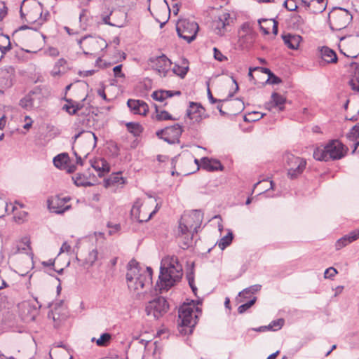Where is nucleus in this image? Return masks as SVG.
I'll return each mask as SVG.
<instances>
[{
  "label": "nucleus",
  "mask_w": 359,
  "mask_h": 359,
  "mask_svg": "<svg viewBox=\"0 0 359 359\" xmlns=\"http://www.w3.org/2000/svg\"><path fill=\"white\" fill-rule=\"evenodd\" d=\"M182 266L175 256L166 257L161 261L158 281L155 286L156 291L161 293L168 291L182 277Z\"/></svg>",
  "instance_id": "1"
},
{
  "label": "nucleus",
  "mask_w": 359,
  "mask_h": 359,
  "mask_svg": "<svg viewBox=\"0 0 359 359\" xmlns=\"http://www.w3.org/2000/svg\"><path fill=\"white\" fill-rule=\"evenodd\" d=\"M151 268H141L135 260H131L129 262L126 273V280L130 291L139 293L140 290L151 283Z\"/></svg>",
  "instance_id": "2"
},
{
  "label": "nucleus",
  "mask_w": 359,
  "mask_h": 359,
  "mask_svg": "<svg viewBox=\"0 0 359 359\" xmlns=\"http://www.w3.org/2000/svg\"><path fill=\"white\" fill-rule=\"evenodd\" d=\"M347 148L338 140H330L325 147H318L313 151L317 161L339 160L345 156Z\"/></svg>",
  "instance_id": "3"
},
{
  "label": "nucleus",
  "mask_w": 359,
  "mask_h": 359,
  "mask_svg": "<svg viewBox=\"0 0 359 359\" xmlns=\"http://www.w3.org/2000/svg\"><path fill=\"white\" fill-rule=\"evenodd\" d=\"M193 307L189 304H184L179 309L177 323L179 332L182 334H191L193 328L196 324V318L197 316H195V318L193 317Z\"/></svg>",
  "instance_id": "4"
},
{
  "label": "nucleus",
  "mask_w": 359,
  "mask_h": 359,
  "mask_svg": "<svg viewBox=\"0 0 359 359\" xmlns=\"http://www.w3.org/2000/svg\"><path fill=\"white\" fill-rule=\"evenodd\" d=\"M283 161L287 170V176L292 180L296 179L302 174L306 166L305 159L296 156L290 152H285L283 154Z\"/></svg>",
  "instance_id": "5"
},
{
  "label": "nucleus",
  "mask_w": 359,
  "mask_h": 359,
  "mask_svg": "<svg viewBox=\"0 0 359 359\" xmlns=\"http://www.w3.org/2000/svg\"><path fill=\"white\" fill-rule=\"evenodd\" d=\"M100 18L104 25L121 28L126 25L127 13L120 9L107 8L102 11Z\"/></svg>",
  "instance_id": "6"
},
{
  "label": "nucleus",
  "mask_w": 359,
  "mask_h": 359,
  "mask_svg": "<svg viewBox=\"0 0 359 359\" xmlns=\"http://www.w3.org/2000/svg\"><path fill=\"white\" fill-rule=\"evenodd\" d=\"M78 43L85 55H96L107 47V43L101 37L85 36L78 40Z\"/></svg>",
  "instance_id": "7"
},
{
  "label": "nucleus",
  "mask_w": 359,
  "mask_h": 359,
  "mask_svg": "<svg viewBox=\"0 0 359 359\" xmlns=\"http://www.w3.org/2000/svg\"><path fill=\"white\" fill-rule=\"evenodd\" d=\"M198 29V25L196 22L187 19L180 20L176 25L178 36L189 43L195 40Z\"/></svg>",
  "instance_id": "8"
},
{
  "label": "nucleus",
  "mask_w": 359,
  "mask_h": 359,
  "mask_svg": "<svg viewBox=\"0 0 359 359\" xmlns=\"http://www.w3.org/2000/svg\"><path fill=\"white\" fill-rule=\"evenodd\" d=\"M330 27L332 29L341 30L345 28L352 20L348 11L342 8H336L329 14Z\"/></svg>",
  "instance_id": "9"
},
{
  "label": "nucleus",
  "mask_w": 359,
  "mask_h": 359,
  "mask_svg": "<svg viewBox=\"0 0 359 359\" xmlns=\"http://www.w3.org/2000/svg\"><path fill=\"white\" fill-rule=\"evenodd\" d=\"M44 100V96L41 90L36 88L29 91L19 102V105L27 111L39 109Z\"/></svg>",
  "instance_id": "10"
},
{
  "label": "nucleus",
  "mask_w": 359,
  "mask_h": 359,
  "mask_svg": "<svg viewBox=\"0 0 359 359\" xmlns=\"http://www.w3.org/2000/svg\"><path fill=\"white\" fill-rule=\"evenodd\" d=\"M168 308L166 299L160 297L150 301L146 306L145 311L148 316L158 319L168 311Z\"/></svg>",
  "instance_id": "11"
},
{
  "label": "nucleus",
  "mask_w": 359,
  "mask_h": 359,
  "mask_svg": "<svg viewBox=\"0 0 359 359\" xmlns=\"http://www.w3.org/2000/svg\"><path fill=\"white\" fill-rule=\"evenodd\" d=\"M182 133V127L178 123L159 130L156 133L158 137L171 144L180 142Z\"/></svg>",
  "instance_id": "12"
},
{
  "label": "nucleus",
  "mask_w": 359,
  "mask_h": 359,
  "mask_svg": "<svg viewBox=\"0 0 359 359\" xmlns=\"http://www.w3.org/2000/svg\"><path fill=\"white\" fill-rule=\"evenodd\" d=\"M150 67L161 76H166L170 69L172 62L165 55L151 57L149 60Z\"/></svg>",
  "instance_id": "13"
},
{
  "label": "nucleus",
  "mask_w": 359,
  "mask_h": 359,
  "mask_svg": "<svg viewBox=\"0 0 359 359\" xmlns=\"http://www.w3.org/2000/svg\"><path fill=\"white\" fill-rule=\"evenodd\" d=\"M231 22L232 19L230 14L227 12H223L212 21V27L216 34L222 36L226 32L227 27Z\"/></svg>",
  "instance_id": "14"
},
{
  "label": "nucleus",
  "mask_w": 359,
  "mask_h": 359,
  "mask_svg": "<svg viewBox=\"0 0 359 359\" xmlns=\"http://www.w3.org/2000/svg\"><path fill=\"white\" fill-rule=\"evenodd\" d=\"M203 215L198 210H194L189 215H184L182 217L181 221L187 224L191 229H194L197 233L198 229L200 228L202 223Z\"/></svg>",
  "instance_id": "15"
},
{
  "label": "nucleus",
  "mask_w": 359,
  "mask_h": 359,
  "mask_svg": "<svg viewBox=\"0 0 359 359\" xmlns=\"http://www.w3.org/2000/svg\"><path fill=\"white\" fill-rule=\"evenodd\" d=\"M187 116L194 123H198L206 117L205 109L198 103L190 102Z\"/></svg>",
  "instance_id": "16"
},
{
  "label": "nucleus",
  "mask_w": 359,
  "mask_h": 359,
  "mask_svg": "<svg viewBox=\"0 0 359 359\" xmlns=\"http://www.w3.org/2000/svg\"><path fill=\"white\" fill-rule=\"evenodd\" d=\"M15 70L12 67L3 69L0 72V93L13 86Z\"/></svg>",
  "instance_id": "17"
},
{
  "label": "nucleus",
  "mask_w": 359,
  "mask_h": 359,
  "mask_svg": "<svg viewBox=\"0 0 359 359\" xmlns=\"http://www.w3.org/2000/svg\"><path fill=\"white\" fill-rule=\"evenodd\" d=\"M127 105L135 114L145 116L149 111V106L143 100L129 99Z\"/></svg>",
  "instance_id": "18"
},
{
  "label": "nucleus",
  "mask_w": 359,
  "mask_h": 359,
  "mask_svg": "<svg viewBox=\"0 0 359 359\" xmlns=\"http://www.w3.org/2000/svg\"><path fill=\"white\" fill-rule=\"evenodd\" d=\"M20 252L25 253L29 257L32 261V265L33 266L34 254L32 252V248L30 247V241L27 238H25L22 239L21 241L17 243L15 247L13 248L11 250V253L13 255H15Z\"/></svg>",
  "instance_id": "19"
},
{
  "label": "nucleus",
  "mask_w": 359,
  "mask_h": 359,
  "mask_svg": "<svg viewBox=\"0 0 359 359\" xmlns=\"http://www.w3.org/2000/svg\"><path fill=\"white\" fill-rule=\"evenodd\" d=\"M26 15V20L29 22L39 21V24H41L46 20V18L42 17V8L39 3H34L32 9L27 13Z\"/></svg>",
  "instance_id": "20"
},
{
  "label": "nucleus",
  "mask_w": 359,
  "mask_h": 359,
  "mask_svg": "<svg viewBox=\"0 0 359 359\" xmlns=\"http://www.w3.org/2000/svg\"><path fill=\"white\" fill-rule=\"evenodd\" d=\"M286 98L278 93H273L271 96V101L266 103L265 108L269 111L273 107H278L279 111H283Z\"/></svg>",
  "instance_id": "21"
},
{
  "label": "nucleus",
  "mask_w": 359,
  "mask_h": 359,
  "mask_svg": "<svg viewBox=\"0 0 359 359\" xmlns=\"http://www.w3.org/2000/svg\"><path fill=\"white\" fill-rule=\"evenodd\" d=\"M359 238V229L350 232L348 234H346L338 239L335 243V248L337 250H339L344 247H346L349 243L356 241Z\"/></svg>",
  "instance_id": "22"
},
{
  "label": "nucleus",
  "mask_w": 359,
  "mask_h": 359,
  "mask_svg": "<svg viewBox=\"0 0 359 359\" xmlns=\"http://www.w3.org/2000/svg\"><path fill=\"white\" fill-rule=\"evenodd\" d=\"M201 167L208 171L222 170L223 166L220 161L216 159L203 157L201 160Z\"/></svg>",
  "instance_id": "23"
},
{
  "label": "nucleus",
  "mask_w": 359,
  "mask_h": 359,
  "mask_svg": "<svg viewBox=\"0 0 359 359\" xmlns=\"http://www.w3.org/2000/svg\"><path fill=\"white\" fill-rule=\"evenodd\" d=\"M181 92L180 90L172 91V90H156L152 93L151 97L158 102H163L166 99L172 97L173 95H180Z\"/></svg>",
  "instance_id": "24"
},
{
  "label": "nucleus",
  "mask_w": 359,
  "mask_h": 359,
  "mask_svg": "<svg viewBox=\"0 0 359 359\" xmlns=\"http://www.w3.org/2000/svg\"><path fill=\"white\" fill-rule=\"evenodd\" d=\"M285 44L292 50H297L299 46L302 37L296 34H286L282 36Z\"/></svg>",
  "instance_id": "25"
},
{
  "label": "nucleus",
  "mask_w": 359,
  "mask_h": 359,
  "mask_svg": "<svg viewBox=\"0 0 359 359\" xmlns=\"http://www.w3.org/2000/svg\"><path fill=\"white\" fill-rule=\"evenodd\" d=\"M92 167L97 172L99 177H102L104 173L109 172L110 170L109 163L104 158L95 161L92 163Z\"/></svg>",
  "instance_id": "26"
},
{
  "label": "nucleus",
  "mask_w": 359,
  "mask_h": 359,
  "mask_svg": "<svg viewBox=\"0 0 359 359\" xmlns=\"http://www.w3.org/2000/svg\"><path fill=\"white\" fill-rule=\"evenodd\" d=\"M56 201V196L52 198L51 199L48 200V208L49 209L57 214H62L65 211L69 210L71 208L70 205H62V202L61 201H57V203H54V201Z\"/></svg>",
  "instance_id": "27"
},
{
  "label": "nucleus",
  "mask_w": 359,
  "mask_h": 359,
  "mask_svg": "<svg viewBox=\"0 0 359 359\" xmlns=\"http://www.w3.org/2000/svg\"><path fill=\"white\" fill-rule=\"evenodd\" d=\"M321 57L326 63H336L337 62V55L331 48L324 46L320 50Z\"/></svg>",
  "instance_id": "28"
},
{
  "label": "nucleus",
  "mask_w": 359,
  "mask_h": 359,
  "mask_svg": "<svg viewBox=\"0 0 359 359\" xmlns=\"http://www.w3.org/2000/svg\"><path fill=\"white\" fill-rule=\"evenodd\" d=\"M49 318H52L54 322V326L59 327L67 319L65 313H61L58 309H54L48 315Z\"/></svg>",
  "instance_id": "29"
},
{
  "label": "nucleus",
  "mask_w": 359,
  "mask_h": 359,
  "mask_svg": "<svg viewBox=\"0 0 359 359\" xmlns=\"http://www.w3.org/2000/svg\"><path fill=\"white\" fill-rule=\"evenodd\" d=\"M99 253L96 248H93L88 251V255L84 259L83 265L84 266L90 267L93 266L97 260H98Z\"/></svg>",
  "instance_id": "30"
},
{
  "label": "nucleus",
  "mask_w": 359,
  "mask_h": 359,
  "mask_svg": "<svg viewBox=\"0 0 359 359\" xmlns=\"http://www.w3.org/2000/svg\"><path fill=\"white\" fill-rule=\"evenodd\" d=\"M66 64L67 61L65 59L61 58L58 60L51 71V75L53 76H57L64 74L67 69Z\"/></svg>",
  "instance_id": "31"
},
{
  "label": "nucleus",
  "mask_w": 359,
  "mask_h": 359,
  "mask_svg": "<svg viewBox=\"0 0 359 359\" xmlns=\"http://www.w3.org/2000/svg\"><path fill=\"white\" fill-rule=\"evenodd\" d=\"M233 238V233L231 230H229L227 234L220 238L217 242V245L222 250H224L226 247L230 245Z\"/></svg>",
  "instance_id": "32"
},
{
  "label": "nucleus",
  "mask_w": 359,
  "mask_h": 359,
  "mask_svg": "<svg viewBox=\"0 0 359 359\" xmlns=\"http://www.w3.org/2000/svg\"><path fill=\"white\" fill-rule=\"evenodd\" d=\"M11 48L10 39L7 35H0V51L1 53V57H3Z\"/></svg>",
  "instance_id": "33"
},
{
  "label": "nucleus",
  "mask_w": 359,
  "mask_h": 359,
  "mask_svg": "<svg viewBox=\"0 0 359 359\" xmlns=\"http://www.w3.org/2000/svg\"><path fill=\"white\" fill-rule=\"evenodd\" d=\"M126 128L128 131L132 133L134 136H139L143 130L142 126L138 123H127Z\"/></svg>",
  "instance_id": "34"
},
{
  "label": "nucleus",
  "mask_w": 359,
  "mask_h": 359,
  "mask_svg": "<svg viewBox=\"0 0 359 359\" xmlns=\"http://www.w3.org/2000/svg\"><path fill=\"white\" fill-rule=\"evenodd\" d=\"M156 107V116H155V118L157 120V121H167V120H177L176 118H174L172 116V115H170L167 111H165V110H161V111H159L158 109V107L157 106H155Z\"/></svg>",
  "instance_id": "35"
},
{
  "label": "nucleus",
  "mask_w": 359,
  "mask_h": 359,
  "mask_svg": "<svg viewBox=\"0 0 359 359\" xmlns=\"http://www.w3.org/2000/svg\"><path fill=\"white\" fill-rule=\"evenodd\" d=\"M69 158L67 154L63 153L57 155L53 158V163L57 168H61L63 164H66Z\"/></svg>",
  "instance_id": "36"
},
{
  "label": "nucleus",
  "mask_w": 359,
  "mask_h": 359,
  "mask_svg": "<svg viewBox=\"0 0 359 359\" xmlns=\"http://www.w3.org/2000/svg\"><path fill=\"white\" fill-rule=\"evenodd\" d=\"M326 4H316L313 2L310 3L308 6H305L306 9L310 11L313 13H320L326 9Z\"/></svg>",
  "instance_id": "37"
},
{
  "label": "nucleus",
  "mask_w": 359,
  "mask_h": 359,
  "mask_svg": "<svg viewBox=\"0 0 359 359\" xmlns=\"http://www.w3.org/2000/svg\"><path fill=\"white\" fill-rule=\"evenodd\" d=\"M73 180L75 184L78 187H86L90 185V183L88 181V179L82 174H76L74 177Z\"/></svg>",
  "instance_id": "38"
},
{
  "label": "nucleus",
  "mask_w": 359,
  "mask_h": 359,
  "mask_svg": "<svg viewBox=\"0 0 359 359\" xmlns=\"http://www.w3.org/2000/svg\"><path fill=\"white\" fill-rule=\"evenodd\" d=\"M348 46L353 47L355 51V54L348 55V57L355 58L359 54V36H357L353 38H350L348 41Z\"/></svg>",
  "instance_id": "39"
},
{
  "label": "nucleus",
  "mask_w": 359,
  "mask_h": 359,
  "mask_svg": "<svg viewBox=\"0 0 359 359\" xmlns=\"http://www.w3.org/2000/svg\"><path fill=\"white\" fill-rule=\"evenodd\" d=\"M118 183L123 184L124 180L122 177L120 176L118 173L111 175L110 177L104 180L105 187H109L111 184Z\"/></svg>",
  "instance_id": "40"
},
{
  "label": "nucleus",
  "mask_w": 359,
  "mask_h": 359,
  "mask_svg": "<svg viewBox=\"0 0 359 359\" xmlns=\"http://www.w3.org/2000/svg\"><path fill=\"white\" fill-rule=\"evenodd\" d=\"M254 40L253 35L251 34H246L244 36H241L239 39V43L243 48H248Z\"/></svg>",
  "instance_id": "41"
},
{
  "label": "nucleus",
  "mask_w": 359,
  "mask_h": 359,
  "mask_svg": "<svg viewBox=\"0 0 359 359\" xmlns=\"http://www.w3.org/2000/svg\"><path fill=\"white\" fill-rule=\"evenodd\" d=\"M179 230H180V236H191V235H194V233H195V231H194V229H191L189 228V226H187V224H185L184 222H182L181 220L180 221V224H179Z\"/></svg>",
  "instance_id": "42"
},
{
  "label": "nucleus",
  "mask_w": 359,
  "mask_h": 359,
  "mask_svg": "<svg viewBox=\"0 0 359 359\" xmlns=\"http://www.w3.org/2000/svg\"><path fill=\"white\" fill-rule=\"evenodd\" d=\"M284 323H285V320L283 318H279V319L273 320L268 325V330L278 331L282 328V327L284 325Z\"/></svg>",
  "instance_id": "43"
},
{
  "label": "nucleus",
  "mask_w": 359,
  "mask_h": 359,
  "mask_svg": "<svg viewBox=\"0 0 359 359\" xmlns=\"http://www.w3.org/2000/svg\"><path fill=\"white\" fill-rule=\"evenodd\" d=\"M261 287H262V286L260 285H252L248 288L244 289L243 291L240 292L238 295L241 297H245V294H254V293L258 292L259 290H260Z\"/></svg>",
  "instance_id": "44"
},
{
  "label": "nucleus",
  "mask_w": 359,
  "mask_h": 359,
  "mask_svg": "<svg viewBox=\"0 0 359 359\" xmlns=\"http://www.w3.org/2000/svg\"><path fill=\"white\" fill-rule=\"evenodd\" d=\"M346 137L351 141H355L359 138V123L354 126L346 134Z\"/></svg>",
  "instance_id": "45"
},
{
  "label": "nucleus",
  "mask_w": 359,
  "mask_h": 359,
  "mask_svg": "<svg viewBox=\"0 0 359 359\" xmlns=\"http://www.w3.org/2000/svg\"><path fill=\"white\" fill-rule=\"evenodd\" d=\"M111 339V336L109 333L102 334L100 337L96 340L98 346H106Z\"/></svg>",
  "instance_id": "46"
},
{
  "label": "nucleus",
  "mask_w": 359,
  "mask_h": 359,
  "mask_svg": "<svg viewBox=\"0 0 359 359\" xmlns=\"http://www.w3.org/2000/svg\"><path fill=\"white\" fill-rule=\"evenodd\" d=\"M264 116L263 114H261L257 111H253L252 113H249L247 116H245V121H256L259 120Z\"/></svg>",
  "instance_id": "47"
},
{
  "label": "nucleus",
  "mask_w": 359,
  "mask_h": 359,
  "mask_svg": "<svg viewBox=\"0 0 359 359\" xmlns=\"http://www.w3.org/2000/svg\"><path fill=\"white\" fill-rule=\"evenodd\" d=\"M172 72L174 74L183 78L188 72V67H184L175 65L172 68Z\"/></svg>",
  "instance_id": "48"
},
{
  "label": "nucleus",
  "mask_w": 359,
  "mask_h": 359,
  "mask_svg": "<svg viewBox=\"0 0 359 359\" xmlns=\"http://www.w3.org/2000/svg\"><path fill=\"white\" fill-rule=\"evenodd\" d=\"M299 1L300 0H285L284 6L288 11H294L297 8Z\"/></svg>",
  "instance_id": "49"
},
{
  "label": "nucleus",
  "mask_w": 359,
  "mask_h": 359,
  "mask_svg": "<svg viewBox=\"0 0 359 359\" xmlns=\"http://www.w3.org/2000/svg\"><path fill=\"white\" fill-rule=\"evenodd\" d=\"M257 298L254 297L251 300L245 304H243L241 305L238 308V311L239 313H243L245 311H246L248 309H250L256 302Z\"/></svg>",
  "instance_id": "50"
},
{
  "label": "nucleus",
  "mask_w": 359,
  "mask_h": 359,
  "mask_svg": "<svg viewBox=\"0 0 359 359\" xmlns=\"http://www.w3.org/2000/svg\"><path fill=\"white\" fill-rule=\"evenodd\" d=\"M9 211V205L0 198V218Z\"/></svg>",
  "instance_id": "51"
},
{
  "label": "nucleus",
  "mask_w": 359,
  "mask_h": 359,
  "mask_svg": "<svg viewBox=\"0 0 359 359\" xmlns=\"http://www.w3.org/2000/svg\"><path fill=\"white\" fill-rule=\"evenodd\" d=\"M160 208V205L158 203H156V207H155V209L151 212L148 216V217L147 218H142L140 216L138 217L137 219L140 222H147L149 219H150L157 212L158 210H159Z\"/></svg>",
  "instance_id": "52"
},
{
  "label": "nucleus",
  "mask_w": 359,
  "mask_h": 359,
  "mask_svg": "<svg viewBox=\"0 0 359 359\" xmlns=\"http://www.w3.org/2000/svg\"><path fill=\"white\" fill-rule=\"evenodd\" d=\"M214 51V57L215 60L222 62L227 60V57L224 56L220 50H219L217 48H213Z\"/></svg>",
  "instance_id": "53"
},
{
  "label": "nucleus",
  "mask_w": 359,
  "mask_h": 359,
  "mask_svg": "<svg viewBox=\"0 0 359 359\" xmlns=\"http://www.w3.org/2000/svg\"><path fill=\"white\" fill-rule=\"evenodd\" d=\"M114 75L116 78H123L125 74L122 72V65H116L113 68Z\"/></svg>",
  "instance_id": "54"
},
{
  "label": "nucleus",
  "mask_w": 359,
  "mask_h": 359,
  "mask_svg": "<svg viewBox=\"0 0 359 359\" xmlns=\"http://www.w3.org/2000/svg\"><path fill=\"white\" fill-rule=\"evenodd\" d=\"M337 273V271L334 267L327 269L324 273L325 278H332Z\"/></svg>",
  "instance_id": "55"
},
{
  "label": "nucleus",
  "mask_w": 359,
  "mask_h": 359,
  "mask_svg": "<svg viewBox=\"0 0 359 359\" xmlns=\"http://www.w3.org/2000/svg\"><path fill=\"white\" fill-rule=\"evenodd\" d=\"M184 236V242L182 245L181 246L182 248L185 249L189 247V245L191 244L193 236Z\"/></svg>",
  "instance_id": "56"
},
{
  "label": "nucleus",
  "mask_w": 359,
  "mask_h": 359,
  "mask_svg": "<svg viewBox=\"0 0 359 359\" xmlns=\"http://www.w3.org/2000/svg\"><path fill=\"white\" fill-rule=\"evenodd\" d=\"M271 84H278L281 82V79L274 75L273 73L271 76H269V79L267 80Z\"/></svg>",
  "instance_id": "57"
},
{
  "label": "nucleus",
  "mask_w": 359,
  "mask_h": 359,
  "mask_svg": "<svg viewBox=\"0 0 359 359\" xmlns=\"http://www.w3.org/2000/svg\"><path fill=\"white\" fill-rule=\"evenodd\" d=\"M69 201H70V198L68 197V196L61 197V196H56V201H54V203L57 204V201H59V202L62 201V205H67L66 203H68Z\"/></svg>",
  "instance_id": "58"
},
{
  "label": "nucleus",
  "mask_w": 359,
  "mask_h": 359,
  "mask_svg": "<svg viewBox=\"0 0 359 359\" xmlns=\"http://www.w3.org/2000/svg\"><path fill=\"white\" fill-rule=\"evenodd\" d=\"M72 110L71 111V115H74L81 109V104L79 103H72Z\"/></svg>",
  "instance_id": "59"
},
{
  "label": "nucleus",
  "mask_w": 359,
  "mask_h": 359,
  "mask_svg": "<svg viewBox=\"0 0 359 359\" xmlns=\"http://www.w3.org/2000/svg\"><path fill=\"white\" fill-rule=\"evenodd\" d=\"M208 100H210V102L211 103L221 102L222 101L226 100H217V99L214 98L211 93V91L209 88L208 89Z\"/></svg>",
  "instance_id": "60"
},
{
  "label": "nucleus",
  "mask_w": 359,
  "mask_h": 359,
  "mask_svg": "<svg viewBox=\"0 0 359 359\" xmlns=\"http://www.w3.org/2000/svg\"><path fill=\"white\" fill-rule=\"evenodd\" d=\"M71 246L67 242H64L60 248V253L69 252Z\"/></svg>",
  "instance_id": "61"
},
{
  "label": "nucleus",
  "mask_w": 359,
  "mask_h": 359,
  "mask_svg": "<svg viewBox=\"0 0 359 359\" xmlns=\"http://www.w3.org/2000/svg\"><path fill=\"white\" fill-rule=\"evenodd\" d=\"M236 104L238 105V111H241L244 109V103L241 100H236L233 102L231 103V104Z\"/></svg>",
  "instance_id": "62"
},
{
  "label": "nucleus",
  "mask_w": 359,
  "mask_h": 359,
  "mask_svg": "<svg viewBox=\"0 0 359 359\" xmlns=\"http://www.w3.org/2000/svg\"><path fill=\"white\" fill-rule=\"evenodd\" d=\"M92 137L94 140V146H95V144H96V142H97V137H96V135L93 133H92V132H86V138L87 140H91Z\"/></svg>",
  "instance_id": "63"
},
{
  "label": "nucleus",
  "mask_w": 359,
  "mask_h": 359,
  "mask_svg": "<svg viewBox=\"0 0 359 359\" xmlns=\"http://www.w3.org/2000/svg\"><path fill=\"white\" fill-rule=\"evenodd\" d=\"M187 278L188 280V282H189V285H191L192 283H194V273L193 271H191V272L189 273H187Z\"/></svg>",
  "instance_id": "64"
}]
</instances>
